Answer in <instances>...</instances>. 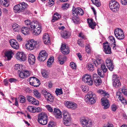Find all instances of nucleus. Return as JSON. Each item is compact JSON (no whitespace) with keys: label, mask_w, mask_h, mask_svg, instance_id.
<instances>
[{"label":"nucleus","mask_w":127,"mask_h":127,"mask_svg":"<svg viewBox=\"0 0 127 127\" xmlns=\"http://www.w3.org/2000/svg\"><path fill=\"white\" fill-rule=\"evenodd\" d=\"M17 39L19 41H21L22 40V38L20 34H18L17 36Z\"/></svg>","instance_id":"obj_60"},{"label":"nucleus","mask_w":127,"mask_h":127,"mask_svg":"<svg viewBox=\"0 0 127 127\" xmlns=\"http://www.w3.org/2000/svg\"><path fill=\"white\" fill-rule=\"evenodd\" d=\"M36 44V41H34L33 40H32L28 41L26 46L27 49L31 50L35 48Z\"/></svg>","instance_id":"obj_13"},{"label":"nucleus","mask_w":127,"mask_h":127,"mask_svg":"<svg viewBox=\"0 0 127 127\" xmlns=\"http://www.w3.org/2000/svg\"><path fill=\"white\" fill-rule=\"evenodd\" d=\"M103 51L106 54H110L111 52V48L108 45V42H106L103 44Z\"/></svg>","instance_id":"obj_19"},{"label":"nucleus","mask_w":127,"mask_h":127,"mask_svg":"<svg viewBox=\"0 0 127 127\" xmlns=\"http://www.w3.org/2000/svg\"><path fill=\"white\" fill-rule=\"evenodd\" d=\"M54 57H51L48 60L47 62V65L48 66L50 67V65L52 64L54 62Z\"/></svg>","instance_id":"obj_41"},{"label":"nucleus","mask_w":127,"mask_h":127,"mask_svg":"<svg viewBox=\"0 0 127 127\" xmlns=\"http://www.w3.org/2000/svg\"><path fill=\"white\" fill-rule=\"evenodd\" d=\"M19 98L20 100V102L21 103H24L26 101V98L23 95L19 96Z\"/></svg>","instance_id":"obj_44"},{"label":"nucleus","mask_w":127,"mask_h":127,"mask_svg":"<svg viewBox=\"0 0 127 127\" xmlns=\"http://www.w3.org/2000/svg\"><path fill=\"white\" fill-rule=\"evenodd\" d=\"M55 92L57 95H61V94H62L63 93L62 89H58L57 90L55 91Z\"/></svg>","instance_id":"obj_53"},{"label":"nucleus","mask_w":127,"mask_h":127,"mask_svg":"<svg viewBox=\"0 0 127 127\" xmlns=\"http://www.w3.org/2000/svg\"><path fill=\"white\" fill-rule=\"evenodd\" d=\"M42 39L43 42L45 44H48L50 43V38L48 34L45 33L43 35Z\"/></svg>","instance_id":"obj_24"},{"label":"nucleus","mask_w":127,"mask_h":127,"mask_svg":"<svg viewBox=\"0 0 127 127\" xmlns=\"http://www.w3.org/2000/svg\"><path fill=\"white\" fill-rule=\"evenodd\" d=\"M94 65L91 62L88 63L87 65V68L90 71L93 70L94 69Z\"/></svg>","instance_id":"obj_36"},{"label":"nucleus","mask_w":127,"mask_h":127,"mask_svg":"<svg viewBox=\"0 0 127 127\" xmlns=\"http://www.w3.org/2000/svg\"><path fill=\"white\" fill-rule=\"evenodd\" d=\"M106 65L110 71H112L114 68V65L111 60L109 59H107L106 61Z\"/></svg>","instance_id":"obj_20"},{"label":"nucleus","mask_w":127,"mask_h":127,"mask_svg":"<svg viewBox=\"0 0 127 127\" xmlns=\"http://www.w3.org/2000/svg\"><path fill=\"white\" fill-rule=\"evenodd\" d=\"M73 16L72 17V20L73 22L76 24H78L79 23V19L78 16H76L74 15H73Z\"/></svg>","instance_id":"obj_30"},{"label":"nucleus","mask_w":127,"mask_h":127,"mask_svg":"<svg viewBox=\"0 0 127 127\" xmlns=\"http://www.w3.org/2000/svg\"><path fill=\"white\" fill-rule=\"evenodd\" d=\"M97 92L100 94H103V95L106 97H109V95L108 93H106V92L104 90L99 89L97 90Z\"/></svg>","instance_id":"obj_28"},{"label":"nucleus","mask_w":127,"mask_h":127,"mask_svg":"<svg viewBox=\"0 0 127 127\" xmlns=\"http://www.w3.org/2000/svg\"><path fill=\"white\" fill-rule=\"evenodd\" d=\"M68 47V46H66V45L65 44H62L61 46V51L64 49Z\"/></svg>","instance_id":"obj_62"},{"label":"nucleus","mask_w":127,"mask_h":127,"mask_svg":"<svg viewBox=\"0 0 127 127\" xmlns=\"http://www.w3.org/2000/svg\"><path fill=\"white\" fill-rule=\"evenodd\" d=\"M35 56L32 54H30L28 56V61L31 65L35 63Z\"/></svg>","instance_id":"obj_26"},{"label":"nucleus","mask_w":127,"mask_h":127,"mask_svg":"<svg viewBox=\"0 0 127 127\" xmlns=\"http://www.w3.org/2000/svg\"><path fill=\"white\" fill-rule=\"evenodd\" d=\"M121 91L124 95H127V89H126L125 87H124L122 88H121Z\"/></svg>","instance_id":"obj_51"},{"label":"nucleus","mask_w":127,"mask_h":127,"mask_svg":"<svg viewBox=\"0 0 127 127\" xmlns=\"http://www.w3.org/2000/svg\"><path fill=\"white\" fill-rule=\"evenodd\" d=\"M121 2L123 5H125L127 3V0H121Z\"/></svg>","instance_id":"obj_63"},{"label":"nucleus","mask_w":127,"mask_h":127,"mask_svg":"<svg viewBox=\"0 0 127 127\" xmlns=\"http://www.w3.org/2000/svg\"><path fill=\"white\" fill-rule=\"evenodd\" d=\"M41 93L48 102H52L54 101V97L53 96L46 90H42Z\"/></svg>","instance_id":"obj_8"},{"label":"nucleus","mask_w":127,"mask_h":127,"mask_svg":"<svg viewBox=\"0 0 127 127\" xmlns=\"http://www.w3.org/2000/svg\"><path fill=\"white\" fill-rule=\"evenodd\" d=\"M96 64H95L96 67H98L104 64L103 60L101 59H98L96 60Z\"/></svg>","instance_id":"obj_37"},{"label":"nucleus","mask_w":127,"mask_h":127,"mask_svg":"<svg viewBox=\"0 0 127 127\" xmlns=\"http://www.w3.org/2000/svg\"><path fill=\"white\" fill-rule=\"evenodd\" d=\"M72 13V15L78 16V14L82 15H83L84 13L83 10L81 8L78 7L76 8L74 7L73 8Z\"/></svg>","instance_id":"obj_14"},{"label":"nucleus","mask_w":127,"mask_h":127,"mask_svg":"<svg viewBox=\"0 0 127 127\" xmlns=\"http://www.w3.org/2000/svg\"><path fill=\"white\" fill-rule=\"evenodd\" d=\"M53 114L57 118L60 119L62 118V112L59 109L55 108Z\"/></svg>","instance_id":"obj_21"},{"label":"nucleus","mask_w":127,"mask_h":127,"mask_svg":"<svg viewBox=\"0 0 127 127\" xmlns=\"http://www.w3.org/2000/svg\"><path fill=\"white\" fill-rule=\"evenodd\" d=\"M99 76L101 77H103L104 76V73L102 70L100 68H98L97 70Z\"/></svg>","instance_id":"obj_42"},{"label":"nucleus","mask_w":127,"mask_h":127,"mask_svg":"<svg viewBox=\"0 0 127 127\" xmlns=\"http://www.w3.org/2000/svg\"><path fill=\"white\" fill-rule=\"evenodd\" d=\"M48 127H55V124L53 121L50 122L48 124Z\"/></svg>","instance_id":"obj_55"},{"label":"nucleus","mask_w":127,"mask_h":127,"mask_svg":"<svg viewBox=\"0 0 127 127\" xmlns=\"http://www.w3.org/2000/svg\"><path fill=\"white\" fill-rule=\"evenodd\" d=\"M116 37L119 39H123L125 36L122 30L120 28L116 29L114 32Z\"/></svg>","instance_id":"obj_9"},{"label":"nucleus","mask_w":127,"mask_h":127,"mask_svg":"<svg viewBox=\"0 0 127 127\" xmlns=\"http://www.w3.org/2000/svg\"><path fill=\"white\" fill-rule=\"evenodd\" d=\"M47 56L48 54L46 52L42 50L40 52L37 59L39 61H43L46 59Z\"/></svg>","instance_id":"obj_12"},{"label":"nucleus","mask_w":127,"mask_h":127,"mask_svg":"<svg viewBox=\"0 0 127 127\" xmlns=\"http://www.w3.org/2000/svg\"><path fill=\"white\" fill-rule=\"evenodd\" d=\"M27 97L28 101L31 102L32 104L35 105H37L38 104L39 102L38 101L32 97L28 95Z\"/></svg>","instance_id":"obj_25"},{"label":"nucleus","mask_w":127,"mask_h":127,"mask_svg":"<svg viewBox=\"0 0 127 127\" xmlns=\"http://www.w3.org/2000/svg\"><path fill=\"white\" fill-rule=\"evenodd\" d=\"M23 66L21 64H16L15 65L14 69L15 70H17L18 71H21L23 69Z\"/></svg>","instance_id":"obj_35"},{"label":"nucleus","mask_w":127,"mask_h":127,"mask_svg":"<svg viewBox=\"0 0 127 127\" xmlns=\"http://www.w3.org/2000/svg\"><path fill=\"white\" fill-rule=\"evenodd\" d=\"M65 58V56L64 55H59L58 59L60 64H63L64 63V60Z\"/></svg>","instance_id":"obj_31"},{"label":"nucleus","mask_w":127,"mask_h":127,"mask_svg":"<svg viewBox=\"0 0 127 127\" xmlns=\"http://www.w3.org/2000/svg\"><path fill=\"white\" fill-rule=\"evenodd\" d=\"M28 6V4L25 2H22L15 5L14 7V9L17 12L23 11Z\"/></svg>","instance_id":"obj_7"},{"label":"nucleus","mask_w":127,"mask_h":127,"mask_svg":"<svg viewBox=\"0 0 127 127\" xmlns=\"http://www.w3.org/2000/svg\"><path fill=\"white\" fill-rule=\"evenodd\" d=\"M63 123L66 126H69L71 124V118L70 115L66 111H64L63 112Z\"/></svg>","instance_id":"obj_3"},{"label":"nucleus","mask_w":127,"mask_h":127,"mask_svg":"<svg viewBox=\"0 0 127 127\" xmlns=\"http://www.w3.org/2000/svg\"><path fill=\"white\" fill-rule=\"evenodd\" d=\"M109 6L110 9L116 12L119 9L120 7L119 3L115 0H111L109 2Z\"/></svg>","instance_id":"obj_6"},{"label":"nucleus","mask_w":127,"mask_h":127,"mask_svg":"<svg viewBox=\"0 0 127 127\" xmlns=\"http://www.w3.org/2000/svg\"><path fill=\"white\" fill-rule=\"evenodd\" d=\"M9 42L13 48L16 49H18L19 44L16 40L14 39H11L9 40Z\"/></svg>","instance_id":"obj_23"},{"label":"nucleus","mask_w":127,"mask_h":127,"mask_svg":"<svg viewBox=\"0 0 127 127\" xmlns=\"http://www.w3.org/2000/svg\"><path fill=\"white\" fill-rule=\"evenodd\" d=\"M82 80L84 82L90 86H91L93 84V81L89 75H84L82 77Z\"/></svg>","instance_id":"obj_11"},{"label":"nucleus","mask_w":127,"mask_h":127,"mask_svg":"<svg viewBox=\"0 0 127 127\" xmlns=\"http://www.w3.org/2000/svg\"><path fill=\"white\" fill-rule=\"evenodd\" d=\"M101 68V70L103 71L104 72H106L107 70V69L106 68V67L104 64H102L101 66H100Z\"/></svg>","instance_id":"obj_50"},{"label":"nucleus","mask_w":127,"mask_h":127,"mask_svg":"<svg viewBox=\"0 0 127 127\" xmlns=\"http://www.w3.org/2000/svg\"><path fill=\"white\" fill-rule=\"evenodd\" d=\"M28 81L29 82L30 84L32 86L37 87L38 86L40 83L39 81L34 77H31L28 79Z\"/></svg>","instance_id":"obj_10"},{"label":"nucleus","mask_w":127,"mask_h":127,"mask_svg":"<svg viewBox=\"0 0 127 127\" xmlns=\"http://www.w3.org/2000/svg\"><path fill=\"white\" fill-rule=\"evenodd\" d=\"M61 52L64 54H68L69 52V47L66 48L61 51Z\"/></svg>","instance_id":"obj_43"},{"label":"nucleus","mask_w":127,"mask_h":127,"mask_svg":"<svg viewBox=\"0 0 127 127\" xmlns=\"http://www.w3.org/2000/svg\"><path fill=\"white\" fill-rule=\"evenodd\" d=\"M119 92H118L117 94V95L119 96L118 98L120 99V100L122 102V103L124 104L125 105L127 104V102L126 100L122 97H121V95H118V94Z\"/></svg>","instance_id":"obj_40"},{"label":"nucleus","mask_w":127,"mask_h":127,"mask_svg":"<svg viewBox=\"0 0 127 127\" xmlns=\"http://www.w3.org/2000/svg\"><path fill=\"white\" fill-rule=\"evenodd\" d=\"M0 4L5 7H8L9 2L7 0H0Z\"/></svg>","instance_id":"obj_34"},{"label":"nucleus","mask_w":127,"mask_h":127,"mask_svg":"<svg viewBox=\"0 0 127 127\" xmlns=\"http://www.w3.org/2000/svg\"><path fill=\"white\" fill-rule=\"evenodd\" d=\"M41 71L42 76L44 77H48L50 72L49 70H46L44 69H42Z\"/></svg>","instance_id":"obj_29"},{"label":"nucleus","mask_w":127,"mask_h":127,"mask_svg":"<svg viewBox=\"0 0 127 127\" xmlns=\"http://www.w3.org/2000/svg\"><path fill=\"white\" fill-rule=\"evenodd\" d=\"M33 94L36 97L38 98L40 97V94L37 90H35L33 92Z\"/></svg>","instance_id":"obj_45"},{"label":"nucleus","mask_w":127,"mask_h":127,"mask_svg":"<svg viewBox=\"0 0 127 127\" xmlns=\"http://www.w3.org/2000/svg\"><path fill=\"white\" fill-rule=\"evenodd\" d=\"M20 77L22 78H25V75H24V72H21L19 74Z\"/></svg>","instance_id":"obj_58"},{"label":"nucleus","mask_w":127,"mask_h":127,"mask_svg":"<svg viewBox=\"0 0 127 127\" xmlns=\"http://www.w3.org/2000/svg\"><path fill=\"white\" fill-rule=\"evenodd\" d=\"M95 84L97 86H98L101 83V80L100 78L98 76L97 74H94L93 75Z\"/></svg>","instance_id":"obj_18"},{"label":"nucleus","mask_w":127,"mask_h":127,"mask_svg":"<svg viewBox=\"0 0 127 127\" xmlns=\"http://www.w3.org/2000/svg\"><path fill=\"white\" fill-rule=\"evenodd\" d=\"M81 88L83 92H87L89 90V88L88 86L83 85L81 87Z\"/></svg>","instance_id":"obj_48"},{"label":"nucleus","mask_w":127,"mask_h":127,"mask_svg":"<svg viewBox=\"0 0 127 127\" xmlns=\"http://www.w3.org/2000/svg\"><path fill=\"white\" fill-rule=\"evenodd\" d=\"M47 116L45 113H41L38 115V121L40 124L43 125H46L47 123Z\"/></svg>","instance_id":"obj_5"},{"label":"nucleus","mask_w":127,"mask_h":127,"mask_svg":"<svg viewBox=\"0 0 127 127\" xmlns=\"http://www.w3.org/2000/svg\"><path fill=\"white\" fill-rule=\"evenodd\" d=\"M13 53L12 51H9L7 52L5 54V56L7 57L8 60H10L12 58V54Z\"/></svg>","instance_id":"obj_39"},{"label":"nucleus","mask_w":127,"mask_h":127,"mask_svg":"<svg viewBox=\"0 0 127 127\" xmlns=\"http://www.w3.org/2000/svg\"><path fill=\"white\" fill-rule=\"evenodd\" d=\"M113 85L117 87L120 86L121 84L117 75H114L112 78Z\"/></svg>","instance_id":"obj_15"},{"label":"nucleus","mask_w":127,"mask_h":127,"mask_svg":"<svg viewBox=\"0 0 127 127\" xmlns=\"http://www.w3.org/2000/svg\"><path fill=\"white\" fill-rule=\"evenodd\" d=\"M92 2L95 4L97 7H99L100 5L101 4L98 0H91Z\"/></svg>","instance_id":"obj_47"},{"label":"nucleus","mask_w":127,"mask_h":127,"mask_svg":"<svg viewBox=\"0 0 127 127\" xmlns=\"http://www.w3.org/2000/svg\"><path fill=\"white\" fill-rule=\"evenodd\" d=\"M70 66L72 68L75 69L76 68V65L73 62H71L70 63Z\"/></svg>","instance_id":"obj_57"},{"label":"nucleus","mask_w":127,"mask_h":127,"mask_svg":"<svg viewBox=\"0 0 127 127\" xmlns=\"http://www.w3.org/2000/svg\"><path fill=\"white\" fill-rule=\"evenodd\" d=\"M27 109L31 112L34 113L35 112V108L32 106H29L27 108Z\"/></svg>","instance_id":"obj_46"},{"label":"nucleus","mask_w":127,"mask_h":127,"mask_svg":"<svg viewBox=\"0 0 127 127\" xmlns=\"http://www.w3.org/2000/svg\"><path fill=\"white\" fill-rule=\"evenodd\" d=\"M33 22V21H32V22H31L28 19L24 21L25 24L26 25L30 26V28L31 27V24Z\"/></svg>","instance_id":"obj_54"},{"label":"nucleus","mask_w":127,"mask_h":127,"mask_svg":"<svg viewBox=\"0 0 127 127\" xmlns=\"http://www.w3.org/2000/svg\"><path fill=\"white\" fill-rule=\"evenodd\" d=\"M69 4L68 3H65L62 5V8L63 9L65 10L69 6Z\"/></svg>","instance_id":"obj_49"},{"label":"nucleus","mask_w":127,"mask_h":127,"mask_svg":"<svg viewBox=\"0 0 127 127\" xmlns=\"http://www.w3.org/2000/svg\"><path fill=\"white\" fill-rule=\"evenodd\" d=\"M80 122L83 127H91L93 125L92 121L86 117H82L80 119Z\"/></svg>","instance_id":"obj_4"},{"label":"nucleus","mask_w":127,"mask_h":127,"mask_svg":"<svg viewBox=\"0 0 127 127\" xmlns=\"http://www.w3.org/2000/svg\"><path fill=\"white\" fill-rule=\"evenodd\" d=\"M12 27L14 31L16 32H18L21 28L20 26L16 23L13 25Z\"/></svg>","instance_id":"obj_33"},{"label":"nucleus","mask_w":127,"mask_h":127,"mask_svg":"<svg viewBox=\"0 0 127 127\" xmlns=\"http://www.w3.org/2000/svg\"><path fill=\"white\" fill-rule=\"evenodd\" d=\"M46 107L48 110L50 112H53V109L52 107L49 105H47Z\"/></svg>","instance_id":"obj_52"},{"label":"nucleus","mask_w":127,"mask_h":127,"mask_svg":"<svg viewBox=\"0 0 127 127\" xmlns=\"http://www.w3.org/2000/svg\"><path fill=\"white\" fill-rule=\"evenodd\" d=\"M16 58L20 61H25L27 59L25 54L23 52H18L16 55Z\"/></svg>","instance_id":"obj_16"},{"label":"nucleus","mask_w":127,"mask_h":127,"mask_svg":"<svg viewBox=\"0 0 127 127\" xmlns=\"http://www.w3.org/2000/svg\"><path fill=\"white\" fill-rule=\"evenodd\" d=\"M65 105L68 108L74 109L77 107V105L76 103L70 101H67L64 103Z\"/></svg>","instance_id":"obj_17"},{"label":"nucleus","mask_w":127,"mask_h":127,"mask_svg":"<svg viewBox=\"0 0 127 127\" xmlns=\"http://www.w3.org/2000/svg\"><path fill=\"white\" fill-rule=\"evenodd\" d=\"M86 51L88 53H90L91 52V49L89 46H86Z\"/></svg>","instance_id":"obj_59"},{"label":"nucleus","mask_w":127,"mask_h":127,"mask_svg":"<svg viewBox=\"0 0 127 127\" xmlns=\"http://www.w3.org/2000/svg\"><path fill=\"white\" fill-rule=\"evenodd\" d=\"M31 25L30 29L34 35H37L40 33L41 31V26L38 22L33 21Z\"/></svg>","instance_id":"obj_1"},{"label":"nucleus","mask_w":127,"mask_h":127,"mask_svg":"<svg viewBox=\"0 0 127 127\" xmlns=\"http://www.w3.org/2000/svg\"><path fill=\"white\" fill-rule=\"evenodd\" d=\"M106 97L102 98V105L104 106V109H106L109 107V106L108 100L107 99Z\"/></svg>","instance_id":"obj_22"},{"label":"nucleus","mask_w":127,"mask_h":127,"mask_svg":"<svg viewBox=\"0 0 127 127\" xmlns=\"http://www.w3.org/2000/svg\"><path fill=\"white\" fill-rule=\"evenodd\" d=\"M23 72H24V75L26 78L29 76L31 74L29 71L27 70H25L24 71H23Z\"/></svg>","instance_id":"obj_56"},{"label":"nucleus","mask_w":127,"mask_h":127,"mask_svg":"<svg viewBox=\"0 0 127 127\" xmlns=\"http://www.w3.org/2000/svg\"><path fill=\"white\" fill-rule=\"evenodd\" d=\"M70 35V33L68 31H65L61 34L62 36L65 39L68 38Z\"/></svg>","instance_id":"obj_32"},{"label":"nucleus","mask_w":127,"mask_h":127,"mask_svg":"<svg viewBox=\"0 0 127 127\" xmlns=\"http://www.w3.org/2000/svg\"><path fill=\"white\" fill-rule=\"evenodd\" d=\"M87 21L89 24V27L93 29H94L96 26L95 23L93 22V19H90L88 18L87 19Z\"/></svg>","instance_id":"obj_27"},{"label":"nucleus","mask_w":127,"mask_h":127,"mask_svg":"<svg viewBox=\"0 0 127 127\" xmlns=\"http://www.w3.org/2000/svg\"><path fill=\"white\" fill-rule=\"evenodd\" d=\"M85 100L87 102L92 104L95 102L96 97L95 94H93L91 92H89L85 96Z\"/></svg>","instance_id":"obj_2"},{"label":"nucleus","mask_w":127,"mask_h":127,"mask_svg":"<svg viewBox=\"0 0 127 127\" xmlns=\"http://www.w3.org/2000/svg\"><path fill=\"white\" fill-rule=\"evenodd\" d=\"M112 109L113 111H115L117 109L116 106L115 105H113L111 106Z\"/></svg>","instance_id":"obj_64"},{"label":"nucleus","mask_w":127,"mask_h":127,"mask_svg":"<svg viewBox=\"0 0 127 127\" xmlns=\"http://www.w3.org/2000/svg\"><path fill=\"white\" fill-rule=\"evenodd\" d=\"M30 29L29 28H28L27 27H24L22 28V32L24 34L26 35L29 33V32Z\"/></svg>","instance_id":"obj_38"},{"label":"nucleus","mask_w":127,"mask_h":127,"mask_svg":"<svg viewBox=\"0 0 127 127\" xmlns=\"http://www.w3.org/2000/svg\"><path fill=\"white\" fill-rule=\"evenodd\" d=\"M35 112H39L41 111L42 109L41 108L39 107H35Z\"/></svg>","instance_id":"obj_61"}]
</instances>
